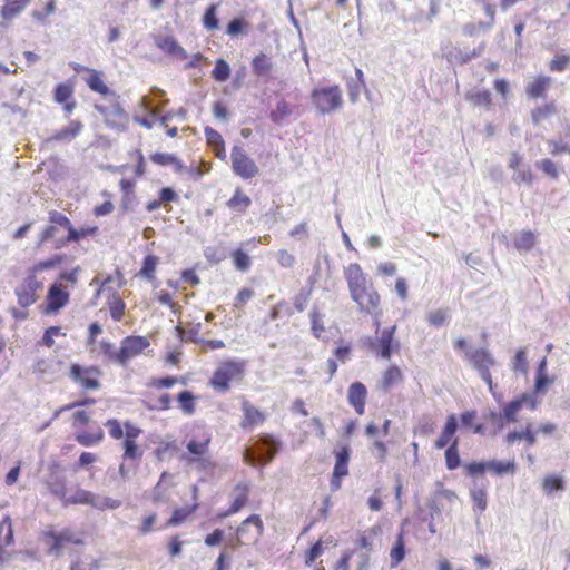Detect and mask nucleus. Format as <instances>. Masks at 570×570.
I'll return each instance as SVG.
<instances>
[{
  "mask_svg": "<svg viewBox=\"0 0 570 570\" xmlns=\"http://www.w3.org/2000/svg\"><path fill=\"white\" fill-rule=\"evenodd\" d=\"M344 277L352 299L357 304L358 308L370 315H379L381 313V296L367 279L366 274L357 263H352L344 269Z\"/></svg>",
  "mask_w": 570,
  "mask_h": 570,
  "instance_id": "nucleus-1",
  "label": "nucleus"
},
{
  "mask_svg": "<svg viewBox=\"0 0 570 570\" xmlns=\"http://www.w3.org/2000/svg\"><path fill=\"white\" fill-rule=\"evenodd\" d=\"M65 261L66 255L56 254L50 258L39 261L27 271L26 276L14 288L17 302L20 307L28 308L38 301V292L43 287V281L39 278V274L43 271L60 266Z\"/></svg>",
  "mask_w": 570,
  "mask_h": 570,
  "instance_id": "nucleus-2",
  "label": "nucleus"
},
{
  "mask_svg": "<svg viewBox=\"0 0 570 570\" xmlns=\"http://www.w3.org/2000/svg\"><path fill=\"white\" fill-rule=\"evenodd\" d=\"M108 434L112 440H121L122 460L124 462L134 463L135 468L139 464L144 456V450L137 440L141 435L142 430L134 422L127 420L122 424L117 419H108L105 422Z\"/></svg>",
  "mask_w": 570,
  "mask_h": 570,
  "instance_id": "nucleus-3",
  "label": "nucleus"
},
{
  "mask_svg": "<svg viewBox=\"0 0 570 570\" xmlns=\"http://www.w3.org/2000/svg\"><path fill=\"white\" fill-rule=\"evenodd\" d=\"M380 321H375V337H367L365 346L376 357L390 360L393 353L400 351V342L396 338V325L380 330Z\"/></svg>",
  "mask_w": 570,
  "mask_h": 570,
  "instance_id": "nucleus-4",
  "label": "nucleus"
},
{
  "mask_svg": "<svg viewBox=\"0 0 570 570\" xmlns=\"http://www.w3.org/2000/svg\"><path fill=\"white\" fill-rule=\"evenodd\" d=\"M212 443V434L203 431L187 442V452L181 459L188 464H196L200 470H213L216 464L209 455V446Z\"/></svg>",
  "mask_w": 570,
  "mask_h": 570,
  "instance_id": "nucleus-5",
  "label": "nucleus"
},
{
  "mask_svg": "<svg viewBox=\"0 0 570 570\" xmlns=\"http://www.w3.org/2000/svg\"><path fill=\"white\" fill-rule=\"evenodd\" d=\"M246 373L245 361L228 360L219 364L213 373L209 385L219 393H225L229 390L233 383H238L244 380Z\"/></svg>",
  "mask_w": 570,
  "mask_h": 570,
  "instance_id": "nucleus-6",
  "label": "nucleus"
},
{
  "mask_svg": "<svg viewBox=\"0 0 570 570\" xmlns=\"http://www.w3.org/2000/svg\"><path fill=\"white\" fill-rule=\"evenodd\" d=\"M311 100L318 112L331 114L342 108L343 94L338 85L316 87L311 92Z\"/></svg>",
  "mask_w": 570,
  "mask_h": 570,
  "instance_id": "nucleus-7",
  "label": "nucleus"
},
{
  "mask_svg": "<svg viewBox=\"0 0 570 570\" xmlns=\"http://www.w3.org/2000/svg\"><path fill=\"white\" fill-rule=\"evenodd\" d=\"M102 371L97 365H81L72 363L69 366V379L83 391H98L101 389Z\"/></svg>",
  "mask_w": 570,
  "mask_h": 570,
  "instance_id": "nucleus-8",
  "label": "nucleus"
},
{
  "mask_svg": "<svg viewBox=\"0 0 570 570\" xmlns=\"http://www.w3.org/2000/svg\"><path fill=\"white\" fill-rule=\"evenodd\" d=\"M42 540L49 552L55 554H59L67 546H82L85 543L82 533L71 528H65L61 531L47 530L42 533Z\"/></svg>",
  "mask_w": 570,
  "mask_h": 570,
  "instance_id": "nucleus-9",
  "label": "nucleus"
},
{
  "mask_svg": "<svg viewBox=\"0 0 570 570\" xmlns=\"http://www.w3.org/2000/svg\"><path fill=\"white\" fill-rule=\"evenodd\" d=\"M51 218L55 223L60 224L61 228L68 232L65 239L59 240L58 246H67L70 243H80L89 237H95L99 233V227L97 225H83L76 228L65 214H53Z\"/></svg>",
  "mask_w": 570,
  "mask_h": 570,
  "instance_id": "nucleus-10",
  "label": "nucleus"
},
{
  "mask_svg": "<svg viewBox=\"0 0 570 570\" xmlns=\"http://www.w3.org/2000/svg\"><path fill=\"white\" fill-rule=\"evenodd\" d=\"M109 105H95V109L101 115L106 125L117 130H125L129 124V116L119 102V96L109 98Z\"/></svg>",
  "mask_w": 570,
  "mask_h": 570,
  "instance_id": "nucleus-11",
  "label": "nucleus"
},
{
  "mask_svg": "<svg viewBox=\"0 0 570 570\" xmlns=\"http://www.w3.org/2000/svg\"><path fill=\"white\" fill-rule=\"evenodd\" d=\"M70 302L69 289L60 281H55L48 288L45 297L42 313L56 315L65 308Z\"/></svg>",
  "mask_w": 570,
  "mask_h": 570,
  "instance_id": "nucleus-12",
  "label": "nucleus"
},
{
  "mask_svg": "<svg viewBox=\"0 0 570 570\" xmlns=\"http://www.w3.org/2000/svg\"><path fill=\"white\" fill-rule=\"evenodd\" d=\"M299 95L287 94L277 97L275 106L269 111V119L275 125H283L289 117L299 114Z\"/></svg>",
  "mask_w": 570,
  "mask_h": 570,
  "instance_id": "nucleus-13",
  "label": "nucleus"
},
{
  "mask_svg": "<svg viewBox=\"0 0 570 570\" xmlns=\"http://www.w3.org/2000/svg\"><path fill=\"white\" fill-rule=\"evenodd\" d=\"M471 365L479 372L482 380L488 384L490 391L493 389V380L490 373L495 365L494 357L484 348H476L465 354Z\"/></svg>",
  "mask_w": 570,
  "mask_h": 570,
  "instance_id": "nucleus-14",
  "label": "nucleus"
},
{
  "mask_svg": "<svg viewBox=\"0 0 570 570\" xmlns=\"http://www.w3.org/2000/svg\"><path fill=\"white\" fill-rule=\"evenodd\" d=\"M278 450V443L272 435H262L252 443V466L265 465Z\"/></svg>",
  "mask_w": 570,
  "mask_h": 570,
  "instance_id": "nucleus-15",
  "label": "nucleus"
},
{
  "mask_svg": "<svg viewBox=\"0 0 570 570\" xmlns=\"http://www.w3.org/2000/svg\"><path fill=\"white\" fill-rule=\"evenodd\" d=\"M150 345L146 336L129 335L121 341L120 348L117 352L118 364L127 365V363L140 355Z\"/></svg>",
  "mask_w": 570,
  "mask_h": 570,
  "instance_id": "nucleus-16",
  "label": "nucleus"
},
{
  "mask_svg": "<svg viewBox=\"0 0 570 570\" xmlns=\"http://www.w3.org/2000/svg\"><path fill=\"white\" fill-rule=\"evenodd\" d=\"M335 466L331 479V489L336 491L342 485V478L348 474V460L350 448L347 445L341 446L335 451Z\"/></svg>",
  "mask_w": 570,
  "mask_h": 570,
  "instance_id": "nucleus-17",
  "label": "nucleus"
},
{
  "mask_svg": "<svg viewBox=\"0 0 570 570\" xmlns=\"http://www.w3.org/2000/svg\"><path fill=\"white\" fill-rule=\"evenodd\" d=\"M53 214H61L60 212L58 210H50L48 213V220H49V225H47L39 234L38 236V242H37V248L40 249L42 248L46 244L50 243L52 244V247L55 249H61L63 248L65 246H58L59 244V240H63L65 237H59L58 236V232H59V228H61L60 224L58 223H55L52 220V216Z\"/></svg>",
  "mask_w": 570,
  "mask_h": 570,
  "instance_id": "nucleus-18",
  "label": "nucleus"
},
{
  "mask_svg": "<svg viewBox=\"0 0 570 570\" xmlns=\"http://www.w3.org/2000/svg\"><path fill=\"white\" fill-rule=\"evenodd\" d=\"M73 94L75 83L72 81L58 83L53 91L55 101L62 106L63 111L67 115H70L77 107V101L73 97Z\"/></svg>",
  "mask_w": 570,
  "mask_h": 570,
  "instance_id": "nucleus-19",
  "label": "nucleus"
},
{
  "mask_svg": "<svg viewBox=\"0 0 570 570\" xmlns=\"http://www.w3.org/2000/svg\"><path fill=\"white\" fill-rule=\"evenodd\" d=\"M367 399V389L362 382H354L347 389L348 404L354 409L355 413L363 415Z\"/></svg>",
  "mask_w": 570,
  "mask_h": 570,
  "instance_id": "nucleus-20",
  "label": "nucleus"
},
{
  "mask_svg": "<svg viewBox=\"0 0 570 570\" xmlns=\"http://www.w3.org/2000/svg\"><path fill=\"white\" fill-rule=\"evenodd\" d=\"M194 503L190 505L174 509L171 517L166 521V527H177L186 522L198 509V488L193 487Z\"/></svg>",
  "mask_w": 570,
  "mask_h": 570,
  "instance_id": "nucleus-21",
  "label": "nucleus"
},
{
  "mask_svg": "<svg viewBox=\"0 0 570 570\" xmlns=\"http://www.w3.org/2000/svg\"><path fill=\"white\" fill-rule=\"evenodd\" d=\"M552 85V79L546 75H539L529 81L525 86V95L528 99H543Z\"/></svg>",
  "mask_w": 570,
  "mask_h": 570,
  "instance_id": "nucleus-22",
  "label": "nucleus"
},
{
  "mask_svg": "<svg viewBox=\"0 0 570 570\" xmlns=\"http://www.w3.org/2000/svg\"><path fill=\"white\" fill-rule=\"evenodd\" d=\"M404 379L402 370L395 365L391 364L387 366L377 382V389L382 392H390L393 387L402 383Z\"/></svg>",
  "mask_w": 570,
  "mask_h": 570,
  "instance_id": "nucleus-23",
  "label": "nucleus"
},
{
  "mask_svg": "<svg viewBox=\"0 0 570 570\" xmlns=\"http://www.w3.org/2000/svg\"><path fill=\"white\" fill-rule=\"evenodd\" d=\"M13 542L14 539L11 518L6 515L0 522V564L4 563L10 558V553L6 548L12 546Z\"/></svg>",
  "mask_w": 570,
  "mask_h": 570,
  "instance_id": "nucleus-24",
  "label": "nucleus"
},
{
  "mask_svg": "<svg viewBox=\"0 0 570 570\" xmlns=\"http://www.w3.org/2000/svg\"><path fill=\"white\" fill-rule=\"evenodd\" d=\"M456 431H458L456 416L454 414H450L446 417V421L442 429L441 434L434 441V448L440 450V449L451 445L453 440H459L455 436Z\"/></svg>",
  "mask_w": 570,
  "mask_h": 570,
  "instance_id": "nucleus-25",
  "label": "nucleus"
},
{
  "mask_svg": "<svg viewBox=\"0 0 570 570\" xmlns=\"http://www.w3.org/2000/svg\"><path fill=\"white\" fill-rule=\"evenodd\" d=\"M232 167L236 175L249 178V158L243 147L235 146L232 149Z\"/></svg>",
  "mask_w": 570,
  "mask_h": 570,
  "instance_id": "nucleus-26",
  "label": "nucleus"
},
{
  "mask_svg": "<svg viewBox=\"0 0 570 570\" xmlns=\"http://www.w3.org/2000/svg\"><path fill=\"white\" fill-rule=\"evenodd\" d=\"M86 83L94 92H97L104 97L110 98L115 97L117 94L111 90L104 80V73L96 69L88 70V77L86 78Z\"/></svg>",
  "mask_w": 570,
  "mask_h": 570,
  "instance_id": "nucleus-27",
  "label": "nucleus"
},
{
  "mask_svg": "<svg viewBox=\"0 0 570 570\" xmlns=\"http://www.w3.org/2000/svg\"><path fill=\"white\" fill-rule=\"evenodd\" d=\"M157 48L163 52L178 59H186L187 53L185 49L177 42L173 36L158 37L155 40Z\"/></svg>",
  "mask_w": 570,
  "mask_h": 570,
  "instance_id": "nucleus-28",
  "label": "nucleus"
},
{
  "mask_svg": "<svg viewBox=\"0 0 570 570\" xmlns=\"http://www.w3.org/2000/svg\"><path fill=\"white\" fill-rule=\"evenodd\" d=\"M558 107L554 101H547L533 108L530 112L531 121L534 126H540L551 117L557 115Z\"/></svg>",
  "mask_w": 570,
  "mask_h": 570,
  "instance_id": "nucleus-29",
  "label": "nucleus"
},
{
  "mask_svg": "<svg viewBox=\"0 0 570 570\" xmlns=\"http://www.w3.org/2000/svg\"><path fill=\"white\" fill-rule=\"evenodd\" d=\"M254 73L258 77L268 81L273 78L274 65L272 58L267 55L261 53L252 60Z\"/></svg>",
  "mask_w": 570,
  "mask_h": 570,
  "instance_id": "nucleus-30",
  "label": "nucleus"
},
{
  "mask_svg": "<svg viewBox=\"0 0 570 570\" xmlns=\"http://www.w3.org/2000/svg\"><path fill=\"white\" fill-rule=\"evenodd\" d=\"M83 125L79 120H72L68 126L57 130L47 141H71L82 131Z\"/></svg>",
  "mask_w": 570,
  "mask_h": 570,
  "instance_id": "nucleus-31",
  "label": "nucleus"
},
{
  "mask_svg": "<svg viewBox=\"0 0 570 570\" xmlns=\"http://www.w3.org/2000/svg\"><path fill=\"white\" fill-rule=\"evenodd\" d=\"M105 439V433L100 426L91 430L77 431L75 440L82 446H94L101 443Z\"/></svg>",
  "mask_w": 570,
  "mask_h": 570,
  "instance_id": "nucleus-32",
  "label": "nucleus"
},
{
  "mask_svg": "<svg viewBox=\"0 0 570 570\" xmlns=\"http://www.w3.org/2000/svg\"><path fill=\"white\" fill-rule=\"evenodd\" d=\"M45 484L47 490L60 499L62 502L67 495V484L65 476L60 475L57 472H51L49 476L46 479Z\"/></svg>",
  "mask_w": 570,
  "mask_h": 570,
  "instance_id": "nucleus-33",
  "label": "nucleus"
},
{
  "mask_svg": "<svg viewBox=\"0 0 570 570\" xmlns=\"http://www.w3.org/2000/svg\"><path fill=\"white\" fill-rule=\"evenodd\" d=\"M205 137L214 155L219 159L226 158L225 142L222 135L212 127L205 128Z\"/></svg>",
  "mask_w": 570,
  "mask_h": 570,
  "instance_id": "nucleus-34",
  "label": "nucleus"
},
{
  "mask_svg": "<svg viewBox=\"0 0 570 570\" xmlns=\"http://www.w3.org/2000/svg\"><path fill=\"white\" fill-rule=\"evenodd\" d=\"M522 440L525 441L529 446L535 444V430L533 429L532 424H527L522 431H510L504 438L507 444H513Z\"/></svg>",
  "mask_w": 570,
  "mask_h": 570,
  "instance_id": "nucleus-35",
  "label": "nucleus"
},
{
  "mask_svg": "<svg viewBox=\"0 0 570 570\" xmlns=\"http://www.w3.org/2000/svg\"><path fill=\"white\" fill-rule=\"evenodd\" d=\"M30 0H6L0 9V16L6 21L17 18L28 6Z\"/></svg>",
  "mask_w": 570,
  "mask_h": 570,
  "instance_id": "nucleus-36",
  "label": "nucleus"
},
{
  "mask_svg": "<svg viewBox=\"0 0 570 570\" xmlns=\"http://www.w3.org/2000/svg\"><path fill=\"white\" fill-rule=\"evenodd\" d=\"M107 306L109 309L110 317L115 322H120L124 318L126 313V303L117 291H114L109 295L107 299Z\"/></svg>",
  "mask_w": 570,
  "mask_h": 570,
  "instance_id": "nucleus-37",
  "label": "nucleus"
},
{
  "mask_svg": "<svg viewBox=\"0 0 570 570\" xmlns=\"http://www.w3.org/2000/svg\"><path fill=\"white\" fill-rule=\"evenodd\" d=\"M149 159L158 166H173L178 173L185 168L181 160L174 154L156 151L149 156Z\"/></svg>",
  "mask_w": 570,
  "mask_h": 570,
  "instance_id": "nucleus-38",
  "label": "nucleus"
},
{
  "mask_svg": "<svg viewBox=\"0 0 570 570\" xmlns=\"http://www.w3.org/2000/svg\"><path fill=\"white\" fill-rule=\"evenodd\" d=\"M405 532L402 529L395 539V542L390 551L391 567H397L405 558Z\"/></svg>",
  "mask_w": 570,
  "mask_h": 570,
  "instance_id": "nucleus-39",
  "label": "nucleus"
},
{
  "mask_svg": "<svg viewBox=\"0 0 570 570\" xmlns=\"http://www.w3.org/2000/svg\"><path fill=\"white\" fill-rule=\"evenodd\" d=\"M488 470L497 476H502L505 474L513 475L517 472V464H515L514 460H508V461L492 460V461H488Z\"/></svg>",
  "mask_w": 570,
  "mask_h": 570,
  "instance_id": "nucleus-40",
  "label": "nucleus"
},
{
  "mask_svg": "<svg viewBox=\"0 0 570 570\" xmlns=\"http://www.w3.org/2000/svg\"><path fill=\"white\" fill-rule=\"evenodd\" d=\"M248 499V488L247 485H237L234 488L232 492V507L228 509L227 513L232 514L239 511L247 502Z\"/></svg>",
  "mask_w": 570,
  "mask_h": 570,
  "instance_id": "nucleus-41",
  "label": "nucleus"
},
{
  "mask_svg": "<svg viewBox=\"0 0 570 570\" xmlns=\"http://www.w3.org/2000/svg\"><path fill=\"white\" fill-rule=\"evenodd\" d=\"M466 100L476 107L490 109L493 106L492 95L489 90L469 91L465 95Z\"/></svg>",
  "mask_w": 570,
  "mask_h": 570,
  "instance_id": "nucleus-42",
  "label": "nucleus"
},
{
  "mask_svg": "<svg viewBox=\"0 0 570 570\" xmlns=\"http://www.w3.org/2000/svg\"><path fill=\"white\" fill-rule=\"evenodd\" d=\"M159 264V257L156 255H147L142 261V266L138 275L147 281L156 278V269Z\"/></svg>",
  "mask_w": 570,
  "mask_h": 570,
  "instance_id": "nucleus-43",
  "label": "nucleus"
},
{
  "mask_svg": "<svg viewBox=\"0 0 570 570\" xmlns=\"http://www.w3.org/2000/svg\"><path fill=\"white\" fill-rule=\"evenodd\" d=\"M444 459L445 466L450 471H453L461 465V459L459 453V440H453L452 444L446 448Z\"/></svg>",
  "mask_w": 570,
  "mask_h": 570,
  "instance_id": "nucleus-44",
  "label": "nucleus"
},
{
  "mask_svg": "<svg viewBox=\"0 0 570 570\" xmlns=\"http://www.w3.org/2000/svg\"><path fill=\"white\" fill-rule=\"evenodd\" d=\"M63 505H70V504H90V505H97L95 502V495L87 491L79 489L75 492L73 495H66L63 500Z\"/></svg>",
  "mask_w": 570,
  "mask_h": 570,
  "instance_id": "nucleus-45",
  "label": "nucleus"
},
{
  "mask_svg": "<svg viewBox=\"0 0 570 570\" xmlns=\"http://www.w3.org/2000/svg\"><path fill=\"white\" fill-rule=\"evenodd\" d=\"M541 487L547 495H551L564 489V480L559 475L548 474L542 479Z\"/></svg>",
  "mask_w": 570,
  "mask_h": 570,
  "instance_id": "nucleus-46",
  "label": "nucleus"
},
{
  "mask_svg": "<svg viewBox=\"0 0 570 570\" xmlns=\"http://www.w3.org/2000/svg\"><path fill=\"white\" fill-rule=\"evenodd\" d=\"M63 337L66 333L62 332L61 326H49L45 330L42 337L38 341L37 345L41 347L51 348L55 346L56 337Z\"/></svg>",
  "mask_w": 570,
  "mask_h": 570,
  "instance_id": "nucleus-47",
  "label": "nucleus"
},
{
  "mask_svg": "<svg viewBox=\"0 0 570 570\" xmlns=\"http://www.w3.org/2000/svg\"><path fill=\"white\" fill-rule=\"evenodd\" d=\"M94 282L99 283V278L96 277L94 279ZM111 284H115L117 288H121L126 284L125 276L119 268H117L114 274L108 275L100 282V287L97 292V295H99L102 291H105Z\"/></svg>",
  "mask_w": 570,
  "mask_h": 570,
  "instance_id": "nucleus-48",
  "label": "nucleus"
},
{
  "mask_svg": "<svg viewBox=\"0 0 570 570\" xmlns=\"http://www.w3.org/2000/svg\"><path fill=\"white\" fill-rule=\"evenodd\" d=\"M226 205L233 213H244L249 205V199L242 190L237 189Z\"/></svg>",
  "mask_w": 570,
  "mask_h": 570,
  "instance_id": "nucleus-49",
  "label": "nucleus"
},
{
  "mask_svg": "<svg viewBox=\"0 0 570 570\" xmlns=\"http://www.w3.org/2000/svg\"><path fill=\"white\" fill-rule=\"evenodd\" d=\"M122 193V205L127 207L135 198L136 180L130 178H122L119 183Z\"/></svg>",
  "mask_w": 570,
  "mask_h": 570,
  "instance_id": "nucleus-50",
  "label": "nucleus"
},
{
  "mask_svg": "<svg viewBox=\"0 0 570 570\" xmlns=\"http://www.w3.org/2000/svg\"><path fill=\"white\" fill-rule=\"evenodd\" d=\"M535 245V235L530 230H523L514 238V247L519 250H530Z\"/></svg>",
  "mask_w": 570,
  "mask_h": 570,
  "instance_id": "nucleus-51",
  "label": "nucleus"
},
{
  "mask_svg": "<svg viewBox=\"0 0 570 570\" xmlns=\"http://www.w3.org/2000/svg\"><path fill=\"white\" fill-rule=\"evenodd\" d=\"M217 7V4H210L203 16V26L207 31H214L219 26Z\"/></svg>",
  "mask_w": 570,
  "mask_h": 570,
  "instance_id": "nucleus-52",
  "label": "nucleus"
},
{
  "mask_svg": "<svg viewBox=\"0 0 570 570\" xmlns=\"http://www.w3.org/2000/svg\"><path fill=\"white\" fill-rule=\"evenodd\" d=\"M511 370L515 373L527 374L529 370L527 351L525 348H519L511 362Z\"/></svg>",
  "mask_w": 570,
  "mask_h": 570,
  "instance_id": "nucleus-53",
  "label": "nucleus"
},
{
  "mask_svg": "<svg viewBox=\"0 0 570 570\" xmlns=\"http://www.w3.org/2000/svg\"><path fill=\"white\" fill-rule=\"evenodd\" d=\"M521 409V403L515 397L503 406L502 416L507 422L515 423L518 422V415Z\"/></svg>",
  "mask_w": 570,
  "mask_h": 570,
  "instance_id": "nucleus-54",
  "label": "nucleus"
},
{
  "mask_svg": "<svg viewBox=\"0 0 570 570\" xmlns=\"http://www.w3.org/2000/svg\"><path fill=\"white\" fill-rule=\"evenodd\" d=\"M177 401L180 404V409L187 415H191L195 412V396L189 391H183L177 395Z\"/></svg>",
  "mask_w": 570,
  "mask_h": 570,
  "instance_id": "nucleus-55",
  "label": "nucleus"
},
{
  "mask_svg": "<svg viewBox=\"0 0 570 570\" xmlns=\"http://www.w3.org/2000/svg\"><path fill=\"white\" fill-rule=\"evenodd\" d=\"M311 330H312V333L313 335L316 337V338H321L323 336V334L325 333V326H324V323H323V315L317 311V309H313L311 312Z\"/></svg>",
  "mask_w": 570,
  "mask_h": 570,
  "instance_id": "nucleus-56",
  "label": "nucleus"
},
{
  "mask_svg": "<svg viewBox=\"0 0 570 570\" xmlns=\"http://www.w3.org/2000/svg\"><path fill=\"white\" fill-rule=\"evenodd\" d=\"M471 499L474 510L482 513L488 505L487 491L484 489H474L471 491Z\"/></svg>",
  "mask_w": 570,
  "mask_h": 570,
  "instance_id": "nucleus-57",
  "label": "nucleus"
},
{
  "mask_svg": "<svg viewBox=\"0 0 570 570\" xmlns=\"http://www.w3.org/2000/svg\"><path fill=\"white\" fill-rule=\"evenodd\" d=\"M41 3V9H36L32 12V16L37 20H45L50 14H52L56 10V1L55 0H39Z\"/></svg>",
  "mask_w": 570,
  "mask_h": 570,
  "instance_id": "nucleus-58",
  "label": "nucleus"
},
{
  "mask_svg": "<svg viewBox=\"0 0 570 570\" xmlns=\"http://www.w3.org/2000/svg\"><path fill=\"white\" fill-rule=\"evenodd\" d=\"M324 552L322 540H317L308 550L304 553V562L306 566H312L315 560L321 557Z\"/></svg>",
  "mask_w": 570,
  "mask_h": 570,
  "instance_id": "nucleus-59",
  "label": "nucleus"
},
{
  "mask_svg": "<svg viewBox=\"0 0 570 570\" xmlns=\"http://www.w3.org/2000/svg\"><path fill=\"white\" fill-rule=\"evenodd\" d=\"M476 412L475 411H466L461 414V422L465 428H470L473 430L474 433H481L482 432V424L476 423Z\"/></svg>",
  "mask_w": 570,
  "mask_h": 570,
  "instance_id": "nucleus-60",
  "label": "nucleus"
},
{
  "mask_svg": "<svg viewBox=\"0 0 570 570\" xmlns=\"http://www.w3.org/2000/svg\"><path fill=\"white\" fill-rule=\"evenodd\" d=\"M229 73L230 70L228 63L223 59H218L216 61L215 68L212 71L213 78L217 81H225L228 79Z\"/></svg>",
  "mask_w": 570,
  "mask_h": 570,
  "instance_id": "nucleus-61",
  "label": "nucleus"
},
{
  "mask_svg": "<svg viewBox=\"0 0 570 570\" xmlns=\"http://www.w3.org/2000/svg\"><path fill=\"white\" fill-rule=\"evenodd\" d=\"M117 352L118 351L114 348L111 342L104 340L99 343V353L102 354L108 361L118 364Z\"/></svg>",
  "mask_w": 570,
  "mask_h": 570,
  "instance_id": "nucleus-62",
  "label": "nucleus"
},
{
  "mask_svg": "<svg viewBox=\"0 0 570 570\" xmlns=\"http://www.w3.org/2000/svg\"><path fill=\"white\" fill-rule=\"evenodd\" d=\"M488 470V462H470L464 465V473L468 476L482 475Z\"/></svg>",
  "mask_w": 570,
  "mask_h": 570,
  "instance_id": "nucleus-63",
  "label": "nucleus"
},
{
  "mask_svg": "<svg viewBox=\"0 0 570 570\" xmlns=\"http://www.w3.org/2000/svg\"><path fill=\"white\" fill-rule=\"evenodd\" d=\"M448 314L444 309H435L428 314L426 320L431 326L440 327L445 324Z\"/></svg>",
  "mask_w": 570,
  "mask_h": 570,
  "instance_id": "nucleus-64",
  "label": "nucleus"
}]
</instances>
